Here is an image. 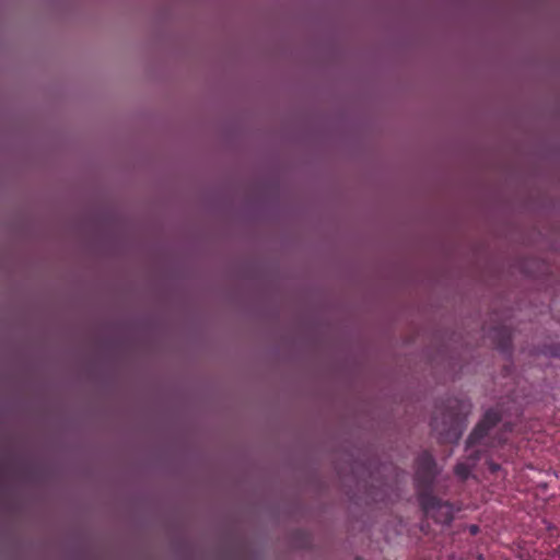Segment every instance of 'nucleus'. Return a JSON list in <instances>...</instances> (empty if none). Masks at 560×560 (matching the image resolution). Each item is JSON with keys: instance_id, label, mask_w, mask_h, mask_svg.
Returning a JSON list of instances; mask_svg holds the SVG:
<instances>
[{"instance_id": "4", "label": "nucleus", "mask_w": 560, "mask_h": 560, "mask_svg": "<svg viewBox=\"0 0 560 560\" xmlns=\"http://www.w3.org/2000/svg\"><path fill=\"white\" fill-rule=\"evenodd\" d=\"M487 336L491 339L494 347L504 354L511 353L512 331L506 325H498L487 331Z\"/></svg>"}, {"instance_id": "5", "label": "nucleus", "mask_w": 560, "mask_h": 560, "mask_svg": "<svg viewBox=\"0 0 560 560\" xmlns=\"http://www.w3.org/2000/svg\"><path fill=\"white\" fill-rule=\"evenodd\" d=\"M454 472L462 480H465L471 472V465L467 463H458L454 468Z\"/></svg>"}, {"instance_id": "6", "label": "nucleus", "mask_w": 560, "mask_h": 560, "mask_svg": "<svg viewBox=\"0 0 560 560\" xmlns=\"http://www.w3.org/2000/svg\"><path fill=\"white\" fill-rule=\"evenodd\" d=\"M489 469L492 471V472H495L500 469V465L499 464H495V463H489Z\"/></svg>"}, {"instance_id": "1", "label": "nucleus", "mask_w": 560, "mask_h": 560, "mask_svg": "<svg viewBox=\"0 0 560 560\" xmlns=\"http://www.w3.org/2000/svg\"><path fill=\"white\" fill-rule=\"evenodd\" d=\"M436 474L434 457L429 452L421 453L417 457L415 472L419 504L428 517L440 524H450L453 521L455 509L448 501H443L433 494Z\"/></svg>"}, {"instance_id": "2", "label": "nucleus", "mask_w": 560, "mask_h": 560, "mask_svg": "<svg viewBox=\"0 0 560 560\" xmlns=\"http://www.w3.org/2000/svg\"><path fill=\"white\" fill-rule=\"evenodd\" d=\"M430 424L443 441L457 442L462 435L463 406L457 400L448 399L447 405L436 409Z\"/></svg>"}, {"instance_id": "3", "label": "nucleus", "mask_w": 560, "mask_h": 560, "mask_svg": "<svg viewBox=\"0 0 560 560\" xmlns=\"http://www.w3.org/2000/svg\"><path fill=\"white\" fill-rule=\"evenodd\" d=\"M500 421L501 415L497 409L491 408L486 411L482 419L477 423L467 439L466 451L469 452V456L474 455L475 459H478L479 453L481 452L480 446H495L497 444H502L506 441V438L503 434L491 440V431Z\"/></svg>"}, {"instance_id": "8", "label": "nucleus", "mask_w": 560, "mask_h": 560, "mask_svg": "<svg viewBox=\"0 0 560 560\" xmlns=\"http://www.w3.org/2000/svg\"><path fill=\"white\" fill-rule=\"evenodd\" d=\"M355 560H362L361 558H357Z\"/></svg>"}, {"instance_id": "7", "label": "nucleus", "mask_w": 560, "mask_h": 560, "mask_svg": "<svg viewBox=\"0 0 560 560\" xmlns=\"http://www.w3.org/2000/svg\"><path fill=\"white\" fill-rule=\"evenodd\" d=\"M477 530H478V527H477L476 525H472V526L470 527V533L476 534V533H477Z\"/></svg>"}]
</instances>
